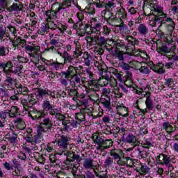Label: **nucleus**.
Wrapping results in <instances>:
<instances>
[{
	"mask_svg": "<svg viewBox=\"0 0 178 178\" xmlns=\"http://www.w3.org/2000/svg\"><path fill=\"white\" fill-rule=\"evenodd\" d=\"M17 94H22V95H28L30 91L29 88L20 83L16 85Z\"/></svg>",
	"mask_w": 178,
	"mask_h": 178,
	"instance_id": "obj_40",
	"label": "nucleus"
},
{
	"mask_svg": "<svg viewBox=\"0 0 178 178\" xmlns=\"http://www.w3.org/2000/svg\"><path fill=\"white\" fill-rule=\"evenodd\" d=\"M162 29V26H161V25L159 26L158 29L156 30L155 33L156 34V35H158V37L159 38H163L165 42H166L167 44H171L173 42V38H172V35L170 34H165V33L163 31H162V30L161 29Z\"/></svg>",
	"mask_w": 178,
	"mask_h": 178,
	"instance_id": "obj_22",
	"label": "nucleus"
},
{
	"mask_svg": "<svg viewBox=\"0 0 178 178\" xmlns=\"http://www.w3.org/2000/svg\"><path fill=\"white\" fill-rule=\"evenodd\" d=\"M116 6L115 1L113 0L108 1L107 3L104 2V8H105L104 10H108L112 12L113 8Z\"/></svg>",
	"mask_w": 178,
	"mask_h": 178,
	"instance_id": "obj_52",
	"label": "nucleus"
},
{
	"mask_svg": "<svg viewBox=\"0 0 178 178\" xmlns=\"http://www.w3.org/2000/svg\"><path fill=\"white\" fill-rule=\"evenodd\" d=\"M24 72V67L22 65L17 64L16 66H15V69L13 72V73H15V74H17L18 76H20L22 73Z\"/></svg>",
	"mask_w": 178,
	"mask_h": 178,
	"instance_id": "obj_56",
	"label": "nucleus"
},
{
	"mask_svg": "<svg viewBox=\"0 0 178 178\" xmlns=\"http://www.w3.org/2000/svg\"><path fill=\"white\" fill-rule=\"evenodd\" d=\"M92 138L95 143V144H96V145H98V147H100V145H102L103 143H104V138H102V137H101L100 136H92Z\"/></svg>",
	"mask_w": 178,
	"mask_h": 178,
	"instance_id": "obj_57",
	"label": "nucleus"
},
{
	"mask_svg": "<svg viewBox=\"0 0 178 178\" xmlns=\"http://www.w3.org/2000/svg\"><path fill=\"white\" fill-rule=\"evenodd\" d=\"M133 74L131 72H127V75H125V77L122 79L123 84L127 87V88H133V90H136L137 86L134 84V82L132 79Z\"/></svg>",
	"mask_w": 178,
	"mask_h": 178,
	"instance_id": "obj_21",
	"label": "nucleus"
},
{
	"mask_svg": "<svg viewBox=\"0 0 178 178\" xmlns=\"http://www.w3.org/2000/svg\"><path fill=\"white\" fill-rule=\"evenodd\" d=\"M126 144H134V145H138L140 142L137 140V137L132 133H129L125 136Z\"/></svg>",
	"mask_w": 178,
	"mask_h": 178,
	"instance_id": "obj_33",
	"label": "nucleus"
},
{
	"mask_svg": "<svg viewBox=\"0 0 178 178\" xmlns=\"http://www.w3.org/2000/svg\"><path fill=\"white\" fill-rule=\"evenodd\" d=\"M77 1L79 0H63V2L58 3V8H57L56 10H46L44 15L47 16L49 20H55L57 17L56 15L62 9H69V8H72V3L76 5Z\"/></svg>",
	"mask_w": 178,
	"mask_h": 178,
	"instance_id": "obj_8",
	"label": "nucleus"
},
{
	"mask_svg": "<svg viewBox=\"0 0 178 178\" xmlns=\"http://www.w3.org/2000/svg\"><path fill=\"white\" fill-rule=\"evenodd\" d=\"M14 124L17 130H23L26 127V122L22 118H17L14 122Z\"/></svg>",
	"mask_w": 178,
	"mask_h": 178,
	"instance_id": "obj_43",
	"label": "nucleus"
},
{
	"mask_svg": "<svg viewBox=\"0 0 178 178\" xmlns=\"http://www.w3.org/2000/svg\"><path fill=\"white\" fill-rule=\"evenodd\" d=\"M140 99H138L133 104L134 108L137 109L138 111V114L140 115L141 116H145V113H148V111H147V108H140Z\"/></svg>",
	"mask_w": 178,
	"mask_h": 178,
	"instance_id": "obj_39",
	"label": "nucleus"
},
{
	"mask_svg": "<svg viewBox=\"0 0 178 178\" xmlns=\"http://www.w3.org/2000/svg\"><path fill=\"white\" fill-rule=\"evenodd\" d=\"M70 137L62 136L60 138L55 140L54 144H56L57 148L56 155L64 156L66 159L63 163L62 169L71 172L73 176L76 177V174L79 169L77 164L80 165L81 157L78 154H76V152L69 150L68 147L70 145ZM74 162H76L77 164H74Z\"/></svg>",
	"mask_w": 178,
	"mask_h": 178,
	"instance_id": "obj_3",
	"label": "nucleus"
},
{
	"mask_svg": "<svg viewBox=\"0 0 178 178\" xmlns=\"http://www.w3.org/2000/svg\"><path fill=\"white\" fill-rule=\"evenodd\" d=\"M8 111L10 118H17L21 115L20 108L16 106H12Z\"/></svg>",
	"mask_w": 178,
	"mask_h": 178,
	"instance_id": "obj_38",
	"label": "nucleus"
},
{
	"mask_svg": "<svg viewBox=\"0 0 178 178\" xmlns=\"http://www.w3.org/2000/svg\"><path fill=\"white\" fill-rule=\"evenodd\" d=\"M161 129L162 130H165V131L168 134H172V133H175V131H176L177 127L175 124H171L169 122H165L163 123Z\"/></svg>",
	"mask_w": 178,
	"mask_h": 178,
	"instance_id": "obj_29",
	"label": "nucleus"
},
{
	"mask_svg": "<svg viewBox=\"0 0 178 178\" xmlns=\"http://www.w3.org/2000/svg\"><path fill=\"white\" fill-rule=\"evenodd\" d=\"M92 3L96 6L97 9H104L105 1H101V0H92Z\"/></svg>",
	"mask_w": 178,
	"mask_h": 178,
	"instance_id": "obj_61",
	"label": "nucleus"
},
{
	"mask_svg": "<svg viewBox=\"0 0 178 178\" xmlns=\"http://www.w3.org/2000/svg\"><path fill=\"white\" fill-rule=\"evenodd\" d=\"M60 47V40H59V37L56 36H50V40L49 43L47 44V48L45 51L48 52H56L58 49L56 48H59Z\"/></svg>",
	"mask_w": 178,
	"mask_h": 178,
	"instance_id": "obj_15",
	"label": "nucleus"
},
{
	"mask_svg": "<svg viewBox=\"0 0 178 178\" xmlns=\"http://www.w3.org/2000/svg\"><path fill=\"white\" fill-rule=\"evenodd\" d=\"M74 101L76 102L77 108H80V106L87 108V106L88 105V100L86 99H77Z\"/></svg>",
	"mask_w": 178,
	"mask_h": 178,
	"instance_id": "obj_54",
	"label": "nucleus"
},
{
	"mask_svg": "<svg viewBox=\"0 0 178 178\" xmlns=\"http://www.w3.org/2000/svg\"><path fill=\"white\" fill-rule=\"evenodd\" d=\"M127 133H129V131L124 127L120 128L117 125L112 126L111 134H115V136H118V134H120V136H126Z\"/></svg>",
	"mask_w": 178,
	"mask_h": 178,
	"instance_id": "obj_31",
	"label": "nucleus"
},
{
	"mask_svg": "<svg viewBox=\"0 0 178 178\" xmlns=\"http://www.w3.org/2000/svg\"><path fill=\"white\" fill-rule=\"evenodd\" d=\"M129 38H131V40L129 41L126 49L128 52H134L136 51V45H138L140 41L131 36H127V40H129Z\"/></svg>",
	"mask_w": 178,
	"mask_h": 178,
	"instance_id": "obj_25",
	"label": "nucleus"
},
{
	"mask_svg": "<svg viewBox=\"0 0 178 178\" xmlns=\"http://www.w3.org/2000/svg\"><path fill=\"white\" fill-rule=\"evenodd\" d=\"M111 31H112L111 28L108 27L106 25L102 26V24L100 23V29L99 30V33H97V35L105 37V35H109V34H111Z\"/></svg>",
	"mask_w": 178,
	"mask_h": 178,
	"instance_id": "obj_36",
	"label": "nucleus"
},
{
	"mask_svg": "<svg viewBox=\"0 0 178 178\" xmlns=\"http://www.w3.org/2000/svg\"><path fill=\"white\" fill-rule=\"evenodd\" d=\"M51 116H55L57 120H60V122H62V124H63V122L67 119V118H66L65 115L59 113L58 108L56 110L55 112L53 113Z\"/></svg>",
	"mask_w": 178,
	"mask_h": 178,
	"instance_id": "obj_45",
	"label": "nucleus"
},
{
	"mask_svg": "<svg viewBox=\"0 0 178 178\" xmlns=\"http://www.w3.org/2000/svg\"><path fill=\"white\" fill-rule=\"evenodd\" d=\"M23 9V5L19 4L18 5L16 3H13L11 7H8L7 5V8H6V10H8V12H13L15 10L20 12Z\"/></svg>",
	"mask_w": 178,
	"mask_h": 178,
	"instance_id": "obj_48",
	"label": "nucleus"
},
{
	"mask_svg": "<svg viewBox=\"0 0 178 178\" xmlns=\"http://www.w3.org/2000/svg\"><path fill=\"white\" fill-rule=\"evenodd\" d=\"M79 67L70 65L67 71H61V76L63 79H70L73 76L78 74Z\"/></svg>",
	"mask_w": 178,
	"mask_h": 178,
	"instance_id": "obj_19",
	"label": "nucleus"
},
{
	"mask_svg": "<svg viewBox=\"0 0 178 178\" xmlns=\"http://www.w3.org/2000/svg\"><path fill=\"white\" fill-rule=\"evenodd\" d=\"M99 104L103 106L105 111L111 112L112 111V105L111 104V97L106 96H101Z\"/></svg>",
	"mask_w": 178,
	"mask_h": 178,
	"instance_id": "obj_26",
	"label": "nucleus"
},
{
	"mask_svg": "<svg viewBox=\"0 0 178 178\" xmlns=\"http://www.w3.org/2000/svg\"><path fill=\"white\" fill-rule=\"evenodd\" d=\"M99 39V36L98 35H90V36H87L86 38V41H90V45H96L98 42V40Z\"/></svg>",
	"mask_w": 178,
	"mask_h": 178,
	"instance_id": "obj_55",
	"label": "nucleus"
},
{
	"mask_svg": "<svg viewBox=\"0 0 178 178\" xmlns=\"http://www.w3.org/2000/svg\"><path fill=\"white\" fill-rule=\"evenodd\" d=\"M105 22H106V23L109 24V26H112L113 23H118V19L115 15H113V13L108 18L105 19Z\"/></svg>",
	"mask_w": 178,
	"mask_h": 178,
	"instance_id": "obj_58",
	"label": "nucleus"
},
{
	"mask_svg": "<svg viewBox=\"0 0 178 178\" xmlns=\"http://www.w3.org/2000/svg\"><path fill=\"white\" fill-rule=\"evenodd\" d=\"M67 92L69 98H72L73 101H77V95H79V87L68 86L65 88Z\"/></svg>",
	"mask_w": 178,
	"mask_h": 178,
	"instance_id": "obj_28",
	"label": "nucleus"
},
{
	"mask_svg": "<svg viewBox=\"0 0 178 178\" xmlns=\"http://www.w3.org/2000/svg\"><path fill=\"white\" fill-rule=\"evenodd\" d=\"M86 10L88 15H95V8H94V4H92V3L86 7Z\"/></svg>",
	"mask_w": 178,
	"mask_h": 178,
	"instance_id": "obj_62",
	"label": "nucleus"
},
{
	"mask_svg": "<svg viewBox=\"0 0 178 178\" xmlns=\"http://www.w3.org/2000/svg\"><path fill=\"white\" fill-rule=\"evenodd\" d=\"M124 154L123 150L116 148L112 149L110 152L111 156H112L113 159H115V161H117V159H119V158L123 156Z\"/></svg>",
	"mask_w": 178,
	"mask_h": 178,
	"instance_id": "obj_34",
	"label": "nucleus"
},
{
	"mask_svg": "<svg viewBox=\"0 0 178 178\" xmlns=\"http://www.w3.org/2000/svg\"><path fill=\"white\" fill-rule=\"evenodd\" d=\"M145 104L147 112L148 111H152V109H154V100H152V98L150 97V96H147Z\"/></svg>",
	"mask_w": 178,
	"mask_h": 178,
	"instance_id": "obj_49",
	"label": "nucleus"
},
{
	"mask_svg": "<svg viewBox=\"0 0 178 178\" xmlns=\"http://www.w3.org/2000/svg\"><path fill=\"white\" fill-rule=\"evenodd\" d=\"M78 67L77 74H79L81 78V82L83 84L85 91L87 94L93 92V94L90 95L92 101H97V99H99V89L102 87H106L108 84L112 87L118 86V81L112 76L110 78L109 76H102V78L97 80L89 68L83 69L81 66Z\"/></svg>",
	"mask_w": 178,
	"mask_h": 178,
	"instance_id": "obj_2",
	"label": "nucleus"
},
{
	"mask_svg": "<svg viewBox=\"0 0 178 178\" xmlns=\"http://www.w3.org/2000/svg\"><path fill=\"white\" fill-rule=\"evenodd\" d=\"M113 145V141L112 139H107L103 140V143L100 146L97 147V149H99L100 151H105V149H108V148H111Z\"/></svg>",
	"mask_w": 178,
	"mask_h": 178,
	"instance_id": "obj_35",
	"label": "nucleus"
},
{
	"mask_svg": "<svg viewBox=\"0 0 178 178\" xmlns=\"http://www.w3.org/2000/svg\"><path fill=\"white\" fill-rule=\"evenodd\" d=\"M46 16V19L47 20V23L42 24L40 29L38 30V34H41V35H44L45 33H48L49 30L52 31H56V33H60L63 35L65 34V31L67 30V26L66 25L62 24L60 21H51L52 19H48L47 16Z\"/></svg>",
	"mask_w": 178,
	"mask_h": 178,
	"instance_id": "obj_6",
	"label": "nucleus"
},
{
	"mask_svg": "<svg viewBox=\"0 0 178 178\" xmlns=\"http://www.w3.org/2000/svg\"><path fill=\"white\" fill-rule=\"evenodd\" d=\"M118 24L115 25V27H118L119 31L121 34H130V30L129 29V26L124 24V21L118 22Z\"/></svg>",
	"mask_w": 178,
	"mask_h": 178,
	"instance_id": "obj_32",
	"label": "nucleus"
},
{
	"mask_svg": "<svg viewBox=\"0 0 178 178\" xmlns=\"http://www.w3.org/2000/svg\"><path fill=\"white\" fill-rule=\"evenodd\" d=\"M115 16L117 19V22H124V20H127V11H126V9L123 7L118 8Z\"/></svg>",
	"mask_w": 178,
	"mask_h": 178,
	"instance_id": "obj_24",
	"label": "nucleus"
},
{
	"mask_svg": "<svg viewBox=\"0 0 178 178\" xmlns=\"http://www.w3.org/2000/svg\"><path fill=\"white\" fill-rule=\"evenodd\" d=\"M35 122H40L39 125L37 127V134L33 136V129L27 131L24 140L29 144L35 145L33 148L34 151L38 149V147L35 144H38L44 140V133L52 130V121L49 118L44 117L41 120Z\"/></svg>",
	"mask_w": 178,
	"mask_h": 178,
	"instance_id": "obj_4",
	"label": "nucleus"
},
{
	"mask_svg": "<svg viewBox=\"0 0 178 178\" xmlns=\"http://www.w3.org/2000/svg\"><path fill=\"white\" fill-rule=\"evenodd\" d=\"M76 17L79 21L72 26V29L73 30H76V34L79 37H84L86 35V24L83 22V20H84V14L82 12H78L76 13Z\"/></svg>",
	"mask_w": 178,
	"mask_h": 178,
	"instance_id": "obj_12",
	"label": "nucleus"
},
{
	"mask_svg": "<svg viewBox=\"0 0 178 178\" xmlns=\"http://www.w3.org/2000/svg\"><path fill=\"white\" fill-rule=\"evenodd\" d=\"M86 115L91 116V109L88 108H81L80 112L75 113V120H77L81 124H83V123H87V119H86Z\"/></svg>",
	"mask_w": 178,
	"mask_h": 178,
	"instance_id": "obj_17",
	"label": "nucleus"
},
{
	"mask_svg": "<svg viewBox=\"0 0 178 178\" xmlns=\"http://www.w3.org/2000/svg\"><path fill=\"white\" fill-rule=\"evenodd\" d=\"M9 38L10 44V47L13 51H22V48L26 47V39L21 36L17 38H11L10 33L6 32V28L3 26H0V40H3V38Z\"/></svg>",
	"mask_w": 178,
	"mask_h": 178,
	"instance_id": "obj_7",
	"label": "nucleus"
},
{
	"mask_svg": "<svg viewBox=\"0 0 178 178\" xmlns=\"http://www.w3.org/2000/svg\"><path fill=\"white\" fill-rule=\"evenodd\" d=\"M33 158L38 163H40L41 165H44V163H45V158L42 154H41V153H33Z\"/></svg>",
	"mask_w": 178,
	"mask_h": 178,
	"instance_id": "obj_44",
	"label": "nucleus"
},
{
	"mask_svg": "<svg viewBox=\"0 0 178 178\" xmlns=\"http://www.w3.org/2000/svg\"><path fill=\"white\" fill-rule=\"evenodd\" d=\"M138 34L140 35H147L148 33V28L147 27V25L144 24H140L138 27Z\"/></svg>",
	"mask_w": 178,
	"mask_h": 178,
	"instance_id": "obj_50",
	"label": "nucleus"
},
{
	"mask_svg": "<svg viewBox=\"0 0 178 178\" xmlns=\"http://www.w3.org/2000/svg\"><path fill=\"white\" fill-rule=\"evenodd\" d=\"M143 13L138 17V20H142L143 17H149V25L152 27H156L158 24L156 19H159L162 16L163 9L162 7L158 6V3L150 2L148 4L143 5Z\"/></svg>",
	"mask_w": 178,
	"mask_h": 178,
	"instance_id": "obj_5",
	"label": "nucleus"
},
{
	"mask_svg": "<svg viewBox=\"0 0 178 178\" xmlns=\"http://www.w3.org/2000/svg\"><path fill=\"white\" fill-rule=\"evenodd\" d=\"M39 99H41L42 108L38 110L33 106H29L27 100L22 99L21 105H22L24 111L28 112L29 118L32 120H42L44 118H47L48 115L51 116L58 108H55V105L49 99H56V90H51L47 88L44 90L39 89L38 91Z\"/></svg>",
	"mask_w": 178,
	"mask_h": 178,
	"instance_id": "obj_1",
	"label": "nucleus"
},
{
	"mask_svg": "<svg viewBox=\"0 0 178 178\" xmlns=\"http://www.w3.org/2000/svg\"><path fill=\"white\" fill-rule=\"evenodd\" d=\"M58 54L60 55V56H62L63 59V65H66L67 66H69V65H72V62H73V58L66 50H64L63 53H60L59 51H58Z\"/></svg>",
	"mask_w": 178,
	"mask_h": 178,
	"instance_id": "obj_27",
	"label": "nucleus"
},
{
	"mask_svg": "<svg viewBox=\"0 0 178 178\" xmlns=\"http://www.w3.org/2000/svg\"><path fill=\"white\" fill-rule=\"evenodd\" d=\"M44 149L47 152H52L53 151H55L56 154H49L47 156L49 158L51 166H58V165H59V159L56 158V151H58V149L55 142L53 141L48 143L47 146L44 147Z\"/></svg>",
	"mask_w": 178,
	"mask_h": 178,
	"instance_id": "obj_11",
	"label": "nucleus"
},
{
	"mask_svg": "<svg viewBox=\"0 0 178 178\" xmlns=\"http://www.w3.org/2000/svg\"><path fill=\"white\" fill-rule=\"evenodd\" d=\"M17 82H16V79L10 75H6V79L3 81V83H1L0 87L3 88H7L10 90V91H13L16 88V86H17Z\"/></svg>",
	"mask_w": 178,
	"mask_h": 178,
	"instance_id": "obj_16",
	"label": "nucleus"
},
{
	"mask_svg": "<svg viewBox=\"0 0 178 178\" xmlns=\"http://www.w3.org/2000/svg\"><path fill=\"white\" fill-rule=\"evenodd\" d=\"M0 72L4 73L6 76H9L13 73V63L8 60L7 62H0Z\"/></svg>",
	"mask_w": 178,
	"mask_h": 178,
	"instance_id": "obj_18",
	"label": "nucleus"
},
{
	"mask_svg": "<svg viewBox=\"0 0 178 178\" xmlns=\"http://www.w3.org/2000/svg\"><path fill=\"white\" fill-rule=\"evenodd\" d=\"M67 80L70 81L71 87H80L81 86L80 83H81V78L79 74L68 78Z\"/></svg>",
	"mask_w": 178,
	"mask_h": 178,
	"instance_id": "obj_30",
	"label": "nucleus"
},
{
	"mask_svg": "<svg viewBox=\"0 0 178 178\" xmlns=\"http://www.w3.org/2000/svg\"><path fill=\"white\" fill-rule=\"evenodd\" d=\"M164 54V56H166L168 60H171L172 62H175L176 65H177L178 62V56L176 54Z\"/></svg>",
	"mask_w": 178,
	"mask_h": 178,
	"instance_id": "obj_60",
	"label": "nucleus"
},
{
	"mask_svg": "<svg viewBox=\"0 0 178 178\" xmlns=\"http://www.w3.org/2000/svg\"><path fill=\"white\" fill-rule=\"evenodd\" d=\"M8 134L9 136L7 138V140L10 143V144L15 145V144L17 143V134L15 133V131H11Z\"/></svg>",
	"mask_w": 178,
	"mask_h": 178,
	"instance_id": "obj_46",
	"label": "nucleus"
},
{
	"mask_svg": "<svg viewBox=\"0 0 178 178\" xmlns=\"http://www.w3.org/2000/svg\"><path fill=\"white\" fill-rule=\"evenodd\" d=\"M24 48H25L26 51L28 52H33L29 54L31 62L33 63L35 66L40 65V58H41V54H37V52H40L41 47L39 45H27L26 43Z\"/></svg>",
	"mask_w": 178,
	"mask_h": 178,
	"instance_id": "obj_10",
	"label": "nucleus"
},
{
	"mask_svg": "<svg viewBox=\"0 0 178 178\" xmlns=\"http://www.w3.org/2000/svg\"><path fill=\"white\" fill-rule=\"evenodd\" d=\"M94 160L88 158L86 159L83 163L84 169H94V165L92 164Z\"/></svg>",
	"mask_w": 178,
	"mask_h": 178,
	"instance_id": "obj_51",
	"label": "nucleus"
},
{
	"mask_svg": "<svg viewBox=\"0 0 178 178\" xmlns=\"http://www.w3.org/2000/svg\"><path fill=\"white\" fill-rule=\"evenodd\" d=\"M99 29H101V23L97 22L94 26L90 24H85L86 34L91 35V34H97L99 33Z\"/></svg>",
	"mask_w": 178,
	"mask_h": 178,
	"instance_id": "obj_23",
	"label": "nucleus"
},
{
	"mask_svg": "<svg viewBox=\"0 0 178 178\" xmlns=\"http://www.w3.org/2000/svg\"><path fill=\"white\" fill-rule=\"evenodd\" d=\"M78 178H95V175H94V173L87 171L86 174H81L79 175H77Z\"/></svg>",
	"mask_w": 178,
	"mask_h": 178,
	"instance_id": "obj_64",
	"label": "nucleus"
},
{
	"mask_svg": "<svg viewBox=\"0 0 178 178\" xmlns=\"http://www.w3.org/2000/svg\"><path fill=\"white\" fill-rule=\"evenodd\" d=\"M148 156V152L145 150H141L140 147H138V159H145Z\"/></svg>",
	"mask_w": 178,
	"mask_h": 178,
	"instance_id": "obj_59",
	"label": "nucleus"
},
{
	"mask_svg": "<svg viewBox=\"0 0 178 178\" xmlns=\"http://www.w3.org/2000/svg\"><path fill=\"white\" fill-rule=\"evenodd\" d=\"M156 161L158 165L163 166H170V163H176V157L163 153L160 154L156 158Z\"/></svg>",
	"mask_w": 178,
	"mask_h": 178,
	"instance_id": "obj_14",
	"label": "nucleus"
},
{
	"mask_svg": "<svg viewBox=\"0 0 178 178\" xmlns=\"http://www.w3.org/2000/svg\"><path fill=\"white\" fill-rule=\"evenodd\" d=\"M81 60L86 66H90L91 62H92V56L88 52L85 51L83 54Z\"/></svg>",
	"mask_w": 178,
	"mask_h": 178,
	"instance_id": "obj_41",
	"label": "nucleus"
},
{
	"mask_svg": "<svg viewBox=\"0 0 178 178\" xmlns=\"http://www.w3.org/2000/svg\"><path fill=\"white\" fill-rule=\"evenodd\" d=\"M155 22H157L156 24H160V27H165V30L168 31V33L172 35L173 30H175V21L173 19L166 14L163 13L159 18H157Z\"/></svg>",
	"mask_w": 178,
	"mask_h": 178,
	"instance_id": "obj_9",
	"label": "nucleus"
},
{
	"mask_svg": "<svg viewBox=\"0 0 178 178\" xmlns=\"http://www.w3.org/2000/svg\"><path fill=\"white\" fill-rule=\"evenodd\" d=\"M95 67H97V69L99 71V74L100 76H102V74H104V73H106V65L105 63H100L99 62L97 61L95 63Z\"/></svg>",
	"mask_w": 178,
	"mask_h": 178,
	"instance_id": "obj_42",
	"label": "nucleus"
},
{
	"mask_svg": "<svg viewBox=\"0 0 178 178\" xmlns=\"http://www.w3.org/2000/svg\"><path fill=\"white\" fill-rule=\"evenodd\" d=\"M9 110H3L0 111V119L3 120H8L9 119Z\"/></svg>",
	"mask_w": 178,
	"mask_h": 178,
	"instance_id": "obj_63",
	"label": "nucleus"
},
{
	"mask_svg": "<svg viewBox=\"0 0 178 178\" xmlns=\"http://www.w3.org/2000/svg\"><path fill=\"white\" fill-rule=\"evenodd\" d=\"M39 90H45V88H36L35 91L37 94L31 93L28 96V99H25L26 101H27L29 106H30V105H32V106H33V105H37L38 104V99H40V97L38 96Z\"/></svg>",
	"mask_w": 178,
	"mask_h": 178,
	"instance_id": "obj_20",
	"label": "nucleus"
},
{
	"mask_svg": "<svg viewBox=\"0 0 178 178\" xmlns=\"http://www.w3.org/2000/svg\"><path fill=\"white\" fill-rule=\"evenodd\" d=\"M175 62H168L165 64L162 63H158L156 65L154 64L153 62L150 63V69L154 72V73H158V74H163L166 72L165 69H170L172 66H175Z\"/></svg>",
	"mask_w": 178,
	"mask_h": 178,
	"instance_id": "obj_13",
	"label": "nucleus"
},
{
	"mask_svg": "<svg viewBox=\"0 0 178 178\" xmlns=\"http://www.w3.org/2000/svg\"><path fill=\"white\" fill-rule=\"evenodd\" d=\"M9 55V46L0 44V59Z\"/></svg>",
	"mask_w": 178,
	"mask_h": 178,
	"instance_id": "obj_47",
	"label": "nucleus"
},
{
	"mask_svg": "<svg viewBox=\"0 0 178 178\" xmlns=\"http://www.w3.org/2000/svg\"><path fill=\"white\" fill-rule=\"evenodd\" d=\"M124 55L126 54L124 51L121 50H114V53L113 54V59H118L120 61V63L122 62H124Z\"/></svg>",
	"mask_w": 178,
	"mask_h": 178,
	"instance_id": "obj_37",
	"label": "nucleus"
},
{
	"mask_svg": "<svg viewBox=\"0 0 178 178\" xmlns=\"http://www.w3.org/2000/svg\"><path fill=\"white\" fill-rule=\"evenodd\" d=\"M157 52L163 55V54H170V49H169L167 46L164 45L163 44L161 46L156 48Z\"/></svg>",
	"mask_w": 178,
	"mask_h": 178,
	"instance_id": "obj_53",
	"label": "nucleus"
}]
</instances>
